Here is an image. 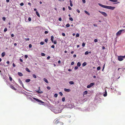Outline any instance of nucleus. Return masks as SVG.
<instances>
[{"label": "nucleus", "mask_w": 125, "mask_h": 125, "mask_svg": "<svg viewBox=\"0 0 125 125\" xmlns=\"http://www.w3.org/2000/svg\"><path fill=\"white\" fill-rule=\"evenodd\" d=\"M98 5L99 6L103 8L109 9L110 10H114L115 8V7L105 6L102 5L101 4L99 3H98Z\"/></svg>", "instance_id": "nucleus-1"}, {"label": "nucleus", "mask_w": 125, "mask_h": 125, "mask_svg": "<svg viewBox=\"0 0 125 125\" xmlns=\"http://www.w3.org/2000/svg\"><path fill=\"white\" fill-rule=\"evenodd\" d=\"M125 55L123 56H118V60L120 61H122L123 60V58H125Z\"/></svg>", "instance_id": "nucleus-2"}, {"label": "nucleus", "mask_w": 125, "mask_h": 125, "mask_svg": "<svg viewBox=\"0 0 125 125\" xmlns=\"http://www.w3.org/2000/svg\"><path fill=\"white\" fill-rule=\"evenodd\" d=\"M125 30L122 29L121 30H120L118 31L116 33V35L117 36H119L121 34V33L122 31H124Z\"/></svg>", "instance_id": "nucleus-3"}, {"label": "nucleus", "mask_w": 125, "mask_h": 125, "mask_svg": "<svg viewBox=\"0 0 125 125\" xmlns=\"http://www.w3.org/2000/svg\"><path fill=\"white\" fill-rule=\"evenodd\" d=\"M99 12L101 13L102 15H103L104 17H106L107 16V14L105 12L101 11L100 10L99 11Z\"/></svg>", "instance_id": "nucleus-4"}, {"label": "nucleus", "mask_w": 125, "mask_h": 125, "mask_svg": "<svg viewBox=\"0 0 125 125\" xmlns=\"http://www.w3.org/2000/svg\"><path fill=\"white\" fill-rule=\"evenodd\" d=\"M33 99L37 101L38 102L40 103H43L44 102L42 101L41 100L38 99L36 98L35 97L33 98Z\"/></svg>", "instance_id": "nucleus-5"}, {"label": "nucleus", "mask_w": 125, "mask_h": 125, "mask_svg": "<svg viewBox=\"0 0 125 125\" xmlns=\"http://www.w3.org/2000/svg\"><path fill=\"white\" fill-rule=\"evenodd\" d=\"M94 83H91L89 85L87 86V88H89L93 86L94 85Z\"/></svg>", "instance_id": "nucleus-6"}, {"label": "nucleus", "mask_w": 125, "mask_h": 125, "mask_svg": "<svg viewBox=\"0 0 125 125\" xmlns=\"http://www.w3.org/2000/svg\"><path fill=\"white\" fill-rule=\"evenodd\" d=\"M39 90H36V91L38 93H42L43 92L42 91H40V87H39Z\"/></svg>", "instance_id": "nucleus-7"}, {"label": "nucleus", "mask_w": 125, "mask_h": 125, "mask_svg": "<svg viewBox=\"0 0 125 125\" xmlns=\"http://www.w3.org/2000/svg\"><path fill=\"white\" fill-rule=\"evenodd\" d=\"M10 87L13 90H16V89L15 88V87H14L12 85H10Z\"/></svg>", "instance_id": "nucleus-8"}, {"label": "nucleus", "mask_w": 125, "mask_h": 125, "mask_svg": "<svg viewBox=\"0 0 125 125\" xmlns=\"http://www.w3.org/2000/svg\"><path fill=\"white\" fill-rule=\"evenodd\" d=\"M64 90L66 92H69L71 91V90L70 89H67L66 88H64Z\"/></svg>", "instance_id": "nucleus-9"}, {"label": "nucleus", "mask_w": 125, "mask_h": 125, "mask_svg": "<svg viewBox=\"0 0 125 125\" xmlns=\"http://www.w3.org/2000/svg\"><path fill=\"white\" fill-rule=\"evenodd\" d=\"M60 122L58 120H56L54 123V124L55 125L57 124L60 123Z\"/></svg>", "instance_id": "nucleus-10"}, {"label": "nucleus", "mask_w": 125, "mask_h": 125, "mask_svg": "<svg viewBox=\"0 0 125 125\" xmlns=\"http://www.w3.org/2000/svg\"><path fill=\"white\" fill-rule=\"evenodd\" d=\"M19 83H20L21 85H23V83L21 81V79H19Z\"/></svg>", "instance_id": "nucleus-11"}, {"label": "nucleus", "mask_w": 125, "mask_h": 125, "mask_svg": "<svg viewBox=\"0 0 125 125\" xmlns=\"http://www.w3.org/2000/svg\"><path fill=\"white\" fill-rule=\"evenodd\" d=\"M43 80L44 81H45L46 83H48V80L45 78H44L43 79Z\"/></svg>", "instance_id": "nucleus-12"}, {"label": "nucleus", "mask_w": 125, "mask_h": 125, "mask_svg": "<svg viewBox=\"0 0 125 125\" xmlns=\"http://www.w3.org/2000/svg\"><path fill=\"white\" fill-rule=\"evenodd\" d=\"M18 74L20 76H23V74L21 72H18Z\"/></svg>", "instance_id": "nucleus-13"}, {"label": "nucleus", "mask_w": 125, "mask_h": 125, "mask_svg": "<svg viewBox=\"0 0 125 125\" xmlns=\"http://www.w3.org/2000/svg\"><path fill=\"white\" fill-rule=\"evenodd\" d=\"M86 64H87L86 62H84L83 63V64H82V65L83 67H84V66H85V65H86Z\"/></svg>", "instance_id": "nucleus-14"}, {"label": "nucleus", "mask_w": 125, "mask_h": 125, "mask_svg": "<svg viewBox=\"0 0 125 125\" xmlns=\"http://www.w3.org/2000/svg\"><path fill=\"white\" fill-rule=\"evenodd\" d=\"M5 55V52H3L1 54V56L2 57H4Z\"/></svg>", "instance_id": "nucleus-15"}, {"label": "nucleus", "mask_w": 125, "mask_h": 125, "mask_svg": "<svg viewBox=\"0 0 125 125\" xmlns=\"http://www.w3.org/2000/svg\"><path fill=\"white\" fill-rule=\"evenodd\" d=\"M31 81L30 79H27L25 80V82L26 83H28L30 82Z\"/></svg>", "instance_id": "nucleus-16"}, {"label": "nucleus", "mask_w": 125, "mask_h": 125, "mask_svg": "<svg viewBox=\"0 0 125 125\" xmlns=\"http://www.w3.org/2000/svg\"><path fill=\"white\" fill-rule=\"evenodd\" d=\"M25 70L29 72H31L29 70V69L28 68H26L25 69Z\"/></svg>", "instance_id": "nucleus-17"}, {"label": "nucleus", "mask_w": 125, "mask_h": 125, "mask_svg": "<svg viewBox=\"0 0 125 125\" xmlns=\"http://www.w3.org/2000/svg\"><path fill=\"white\" fill-rule=\"evenodd\" d=\"M54 37L53 36H52L51 37V40L52 42H53V39Z\"/></svg>", "instance_id": "nucleus-18"}, {"label": "nucleus", "mask_w": 125, "mask_h": 125, "mask_svg": "<svg viewBox=\"0 0 125 125\" xmlns=\"http://www.w3.org/2000/svg\"><path fill=\"white\" fill-rule=\"evenodd\" d=\"M84 11V12H85V13H86V14H87L88 15H90V14L88 12H87L85 10Z\"/></svg>", "instance_id": "nucleus-19"}, {"label": "nucleus", "mask_w": 125, "mask_h": 125, "mask_svg": "<svg viewBox=\"0 0 125 125\" xmlns=\"http://www.w3.org/2000/svg\"><path fill=\"white\" fill-rule=\"evenodd\" d=\"M69 83L71 84H74V83L73 81H71L69 82Z\"/></svg>", "instance_id": "nucleus-20"}, {"label": "nucleus", "mask_w": 125, "mask_h": 125, "mask_svg": "<svg viewBox=\"0 0 125 125\" xmlns=\"http://www.w3.org/2000/svg\"><path fill=\"white\" fill-rule=\"evenodd\" d=\"M36 13L38 17H40V14H39V13H38V12L37 11H36Z\"/></svg>", "instance_id": "nucleus-21"}, {"label": "nucleus", "mask_w": 125, "mask_h": 125, "mask_svg": "<svg viewBox=\"0 0 125 125\" xmlns=\"http://www.w3.org/2000/svg\"><path fill=\"white\" fill-rule=\"evenodd\" d=\"M70 6H71V7L73 6V4H72V2L71 1V0H70Z\"/></svg>", "instance_id": "nucleus-22"}, {"label": "nucleus", "mask_w": 125, "mask_h": 125, "mask_svg": "<svg viewBox=\"0 0 125 125\" xmlns=\"http://www.w3.org/2000/svg\"><path fill=\"white\" fill-rule=\"evenodd\" d=\"M81 65V64L80 62H78L77 63V66H80Z\"/></svg>", "instance_id": "nucleus-23"}, {"label": "nucleus", "mask_w": 125, "mask_h": 125, "mask_svg": "<svg viewBox=\"0 0 125 125\" xmlns=\"http://www.w3.org/2000/svg\"><path fill=\"white\" fill-rule=\"evenodd\" d=\"M87 93V91H85L83 93V94H86Z\"/></svg>", "instance_id": "nucleus-24"}, {"label": "nucleus", "mask_w": 125, "mask_h": 125, "mask_svg": "<svg viewBox=\"0 0 125 125\" xmlns=\"http://www.w3.org/2000/svg\"><path fill=\"white\" fill-rule=\"evenodd\" d=\"M32 76H33V77L34 78H36V75L35 74H33L32 75Z\"/></svg>", "instance_id": "nucleus-25"}, {"label": "nucleus", "mask_w": 125, "mask_h": 125, "mask_svg": "<svg viewBox=\"0 0 125 125\" xmlns=\"http://www.w3.org/2000/svg\"><path fill=\"white\" fill-rule=\"evenodd\" d=\"M70 26V24L69 23H67L66 25V27H68Z\"/></svg>", "instance_id": "nucleus-26"}, {"label": "nucleus", "mask_w": 125, "mask_h": 125, "mask_svg": "<svg viewBox=\"0 0 125 125\" xmlns=\"http://www.w3.org/2000/svg\"><path fill=\"white\" fill-rule=\"evenodd\" d=\"M41 55L42 56H45V55L44 53H41Z\"/></svg>", "instance_id": "nucleus-27"}, {"label": "nucleus", "mask_w": 125, "mask_h": 125, "mask_svg": "<svg viewBox=\"0 0 125 125\" xmlns=\"http://www.w3.org/2000/svg\"><path fill=\"white\" fill-rule=\"evenodd\" d=\"M89 53V52L88 51H87L85 52V55H86L88 54Z\"/></svg>", "instance_id": "nucleus-28"}, {"label": "nucleus", "mask_w": 125, "mask_h": 125, "mask_svg": "<svg viewBox=\"0 0 125 125\" xmlns=\"http://www.w3.org/2000/svg\"><path fill=\"white\" fill-rule=\"evenodd\" d=\"M101 67L100 66L98 67L97 68V70H99L100 69Z\"/></svg>", "instance_id": "nucleus-29"}, {"label": "nucleus", "mask_w": 125, "mask_h": 125, "mask_svg": "<svg viewBox=\"0 0 125 125\" xmlns=\"http://www.w3.org/2000/svg\"><path fill=\"white\" fill-rule=\"evenodd\" d=\"M48 39H45L44 41L46 43H47L48 41Z\"/></svg>", "instance_id": "nucleus-30"}, {"label": "nucleus", "mask_w": 125, "mask_h": 125, "mask_svg": "<svg viewBox=\"0 0 125 125\" xmlns=\"http://www.w3.org/2000/svg\"><path fill=\"white\" fill-rule=\"evenodd\" d=\"M44 44V42H40V44L41 45H43Z\"/></svg>", "instance_id": "nucleus-31"}, {"label": "nucleus", "mask_w": 125, "mask_h": 125, "mask_svg": "<svg viewBox=\"0 0 125 125\" xmlns=\"http://www.w3.org/2000/svg\"><path fill=\"white\" fill-rule=\"evenodd\" d=\"M2 19L3 21H5L6 20V18L5 17H3L2 18Z\"/></svg>", "instance_id": "nucleus-32"}, {"label": "nucleus", "mask_w": 125, "mask_h": 125, "mask_svg": "<svg viewBox=\"0 0 125 125\" xmlns=\"http://www.w3.org/2000/svg\"><path fill=\"white\" fill-rule=\"evenodd\" d=\"M79 36V33H77L76 35V37H78Z\"/></svg>", "instance_id": "nucleus-33"}, {"label": "nucleus", "mask_w": 125, "mask_h": 125, "mask_svg": "<svg viewBox=\"0 0 125 125\" xmlns=\"http://www.w3.org/2000/svg\"><path fill=\"white\" fill-rule=\"evenodd\" d=\"M65 100V97H63L62 98V101L64 102Z\"/></svg>", "instance_id": "nucleus-34"}, {"label": "nucleus", "mask_w": 125, "mask_h": 125, "mask_svg": "<svg viewBox=\"0 0 125 125\" xmlns=\"http://www.w3.org/2000/svg\"><path fill=\"white\" fill-rule=\"evenodd\" d=\"M69 19L70 21H73V19L72 17L69 18Z\"/></svg>", "instance_id": "nucleus-35"}, {"label": "nucleus", "mask_w": 125, "mask_h": 125, "mask_svg": "<svg viewBox=\"0 0 125 125\" xmlns=\"http://www.w3.org/2000/svg\"><path fill=\"white\" fill-rule=\"evenodd\" d=\"M58 96V94H54V96L55 97H57Z\"/></svg>", "instance_id": "nucleus-36"}, {"label": "nucleus", "mask_w": 125, "mask_h": 125, "mask_svg": "<svg viewBox=\"0 0 125 125\" xmlns=\"http://www.w3.org/2000/svg\"><path fill=\"white\" fill-rule=\"evenodd\" d=\"M59 94L61 95V96H62V95H63V94H62V92H59Z\"/></svg>", "instance_id": "nucleus-37"}, {"label": "nucleus", "mask_w": 125, "mask_h": 125, "mask_svg": "<svg viewBox=\"0 0 125 125\" xmlns=\"http://www.w3.org/2000/svg\"><path fill=\"white\" fill-rule=\"evenodd\" d=\"M9 79H10V81H11L12 80V78H11V76H10L9 77Z\"/></svg>", "instance_id": "nucleus-38"}, {"label": "nucleus", "mask_w": 125, "mask_h": 125, "mask_svg": "<svg viewBox=\"0 0 125 125\" xmlns=\"http://www.w3.org/2000/svg\"><path fill=\"white\" fill-rule=\"evenodd\" d=\"M7 28H5L4 29V32H6V31H7Z\"/></svg>", "instance_id": "nucleus-39"}, {"label": "nucleus", "mask_w": 125, "mask_h": 125, "mask_svg": "<svg viewBox=\"0 0 125 125\" xmlns=\"http://www.w3.org/2000/svg\"><path fill=\"white\" fill-rule=\"evenodd\" d=\"M85 45V43H83L82 44V46L83 47H84Z\"/></svg>", "instance_id": "nucleus-40"}, {"label": "nucleus", "mask_w": 125, "mask_h": 125, "mask_svg": "<svg viewBox=\"0 0 125 125\" xmlns=\"http://www.w3.org/2000/svg\"><path fill=\"white\" fill-rule=\"evenodd\" d=\"M28 20L29 21H30L31 20V18L30 17H29L28 19Z\"/></svg>", "instance_id": "nucleus-41"}, {"label": "nucleus", "mask_w": 125, "mask_h": 125, "mask_svg": "<svg viewBox=\"0 0 125 125\" xmlns=\"http://www.w3.org/2000/svg\"><path fill=\"white\" fill-rule=\"evenodd\" d=\"M20 5L21 6H22L24 5V3L23 2H21L20 3Z\"/></svg>", "instance_id": "nucleus-42"}, {"label": "nucleus", "mask_w": 125, "mask_h": 125, "mask_svg": "<svg viewBox=\"0 0 125 125\" xmlns=\"http://www.w3.org/2000/svg\"><path fill=\"white\" fill-rule=\"evenodd\" d=\"M107 95V93H105L104 94V97L106 96Z\"/></svg>", "instance_id": "nucleus-43"}, {"label": "nucleus", "mask_w": 125, "mask_h": 125, "mask_svg": "<svg viewBox=\"0 0 125 125\" xmlns=\"http://www.w3.org/2000/svg\"><path fill=\"white\" fill-rule=\"evenodd\" d=\"M47 88L48 90H50L51 89V87L49 86H47Z\"/></svg>", "instance_id": "nucleus-44"}, {"label": "nucleus", "mask_w": 125, "mask_h": 125, "mask_svg": "<svg viewBox=\"0 0 125 125\" xmlns=\"http://www.w3.org/2000/svg\"><path fill=\"white\" fill-rule=\"evenodd\" d=\"M29 46L30 48H31L32 47V45L31 44H30L29 45Z\"/></svg>", "instance_id": "nucleus-45"}, {"label": "nucleus", "mask_w": 125, "mask_h": 125, "mask_svg": "<svg viewBox=\"0 0 125 125\" xmlns=\"http://www.w3.org/2000/svg\"><path fill=\"white\" fill-rule=\"evenodd\" d=\"M78 67L77 66H75L74 68L75 70H76L78 69Z\"/></svg>", "instance_id": "nucleus-46"}, {"label": "nucleus", "mask_w": 125, "mask_h": 125, "mask_svg": "<svg viewBox=\"0 0 125 125\" xmlns=\"http://www.w3.org/2000/svg\"><path fill=\"white\" fill-rule=\"evenodd\" d=\"M68 9H69V10H72L71 8L69 6H68Z\"/></svg>", "instance_id": "nucleus-47"}, {"label": "nucleus", "mask_w": 125, "mask_h": 125, "mask_svg": "<svg viewBox=\"0 0 125 125\" xmlns=\"http://www.w3.org/2000/svg\"><path fill=\"white\" fill-rule=\"evenodd\" d=\"M74 62H72L71 63V65H73V64H74Z\"/></svg>", "instance_id": "nucleus-48"}, {"label": "nucleus", "mask_w": 125, "mask_h": 125, "mask_svg": "<svg viewBox=\"0 0 125 125\" xmlns=\"http://www.w3.org/2000/svg\"><path fill=\"white\" fill-rule=\"evenodd\" d=\"M25 40H26V41H29V39L28 38H26L25 39Z\"/></svg>", "instance_id": "nucleus-49"}, {"label": "nucleus", "mask_w": 125, "mask_h": 125, "mask_svg": "<svg viewBox=\"0 0 125 125\" xmlns=\"http://www.w3.org/2000/svg\"><path fill=\"white\" fill-rule=\"evenodd\" d=\"M82 1L83 3H85V0H82Z\"/></svg>", "instance_id": "nucleus-50"}, {"label": "nucleus", "mask_w": 125, "mask_h": 125, "mask_svg": "<svg viewBox=\"0 0 125 125\" xmlns=\"http://www.w3.org/2000/svg\"><path fill=\"white\" fill-rule=\"evenodd\" d=\"M94 41L95 42H97V39H94Z\"/></svg>", "instance_id": "nucleus-51"}, {"label": "nucleus", "mask_w": 125, "mask_h": 125, "mask_svg": "<svg viewBox=\"0 0 125 125\" xmlns=\"http://www.w3.org/2000/svg\"><path fill=\"white\" fill-rule=\"evenodd\" d=\"M62 35L63 36H65V34L64 33H62Z\"/></svg>", "instance_id": "nucleus-52"}, {"label": "nucleus", "mask_w": 125, "mask_h": 125, "mask_svg": "<svg viewBox=\"0 0 125 125\" xmlns=\"http://www.w3.org/2000/svg\"><path fill=\"white\" fill-rule=\"evenodd\" d=\"M118 1V0H114L113 2H117Z\"/></svg>", "instance_id": "nucleus-53"}, {"label": "nucleus", "mask_w": 125, "mask_h": 125, "mask_svg": "<svg viewBox=\"0 0 125 125\" xmlns=\"http://www.w3.org/2000/svg\"><path fill=\"white\" fill-rule=\"evenodd\" d=\"M24 57L26 58H27L28 57V56L27 55H25L24 56Z\"/></svg>", "instance_id": "nucleus-54"}, {"label": "nucleus", "mask_w": 125, "mask_h": 125, "mask_svg": "<svg viewBox=\"0 0 125 125\" xmlns=\"http://www.w3.org/2000/svg\"><path fill=\"white\" fill-rule=\"evenodd\" d=\"M12 65H13V66L14 67H15L16 66V65H15V64H14V63H13V64H12Z\"/></svg>", "instance_id": "nucleus-55"}, {"label": "nucleus", "mask_w": 125, "mask_h": 125, "mask_svg": "<svg viewBox=\"0 0 125 125\" xmlns=\"http://www.w3.org/2000/svg\"><path fill=\"white\" fill-rule=\"evenodd\" d=\"M53 42L55 44H56L57 43V42H56V41H54V42L53 41Z\"/></svg>", "instance_id": "nucleus-56"}, {"label": "nucleus", "mask_w": 125, "mask_h": 125, "mask_svg": "<svg viewBox=\"0 0 125 125\" xmlns=\"http://www.w3.org/2000/svg\"><path fill=\"white\" fill-rule=\"evenodd\" d=\"M48 33V31H45L44 32V33L45 34H47Z\"/></svg>", "instance_id": "nucleus-57"}, {"label": "nucleus", "mask_w": 125, "mask_h": 125, "mask_svg": "<svg viewBox=\"0 0 125 125\" xmlns=\"http://www.w3.org/2000/svg\"><path fill=\"white\" fill-rule=\"evenodd\" d=\"M60 124L61 125H63V123L62 122H60Z\"/></svg>", "instance_id": "nucleus-58"}, {"label": "nucleus", "mask_w": 125, "mask_h": 125, "mask_svg": "<svg viewBox=\"0 0 125 125\" xmlns=\"http://www.w3.org/2000/svg\"><path fill=\"white\" fill-rule=\"evenodd\" d=\"M14 35L13 34H12L11 35V36L12 37H13L14 36Z\"/></svg>", "instance_id": "nucleus-59"}, {"label": "nucleus", "mask_w": 125, "mask_h": 125, "mask_svg": "<svg viewBox=\"0 0 125 125\" xmlns=\"http://www.w3.org/2000/svg\"><path fill=\"white\" fill-rule=\"evenodd\" d=\"M76 11H77L78 12V13H79L80 12V11H79V10H78V9H77V10H76Z\"/></svg>", "instance_id": "nucleus-60"}, {"label": "nucleus", "mask_w": 125, "mask_h": 125, "mask_svg": "<svg viewBox=\"0 0 125 125\" xmlns=\"http://www.w3.org/2000/svg\"><path fill=\"white\" fill-rule=\"evenodd\" d=\"M59 20L60 21H61L62 20V19L61 18H60L59 19Z\"/></svg>", "instance_id": "nucleus-61"}, {"label": "nucleus", "mask_w": 125, "mask_h": 125, "mask_svg": "<svg viewBox=\"0 0 125 125\" xmlns=\"http://www.w3.org/2000/svg\"><path fill=\"white\" fill-rule=\"evenodd\" d=\"M51 47L53 48H54V45H53Z\"/></svg>", "instance_id": "nucleus-62"}, {"label": "nucleus", "mask_w": 125, "mask_h": 125, "mask_svg": "<svg viewBox=\"0 0 125 125\" xmlns=\"http://www.w3.org/2000/svg\"><path fill=\"white\" fill-rule=\"evenodd\" d=\"M105 47L104 46H103L102 48V49L103 50H104L105 49Z\"/></svg>", "instance_id": "nucleus-63"}, {"label": "nucleus", "mask_w": 125, "mask_h": 125, "mask_svg": "<svg viewBox=\"0 0 125 125\" xmlns=\"http://www.w3.org/2000/svg\"><path fill=\"white\" fill-rule=\"evenodd\" d=\"M50 56H48L47 57V60H48L50 58Z\"/></svg>", "instance_id": "nucleus-64"}]
</instances>
